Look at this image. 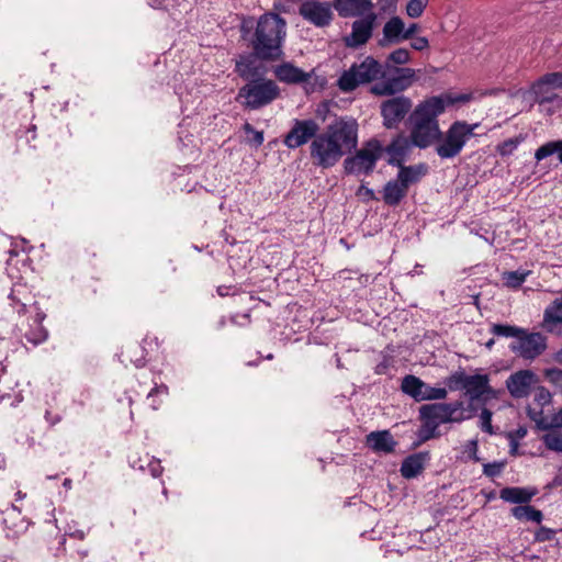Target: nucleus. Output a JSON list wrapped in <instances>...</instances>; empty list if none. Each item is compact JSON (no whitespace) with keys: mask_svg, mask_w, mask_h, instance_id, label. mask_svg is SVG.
I'll return each instance as SVG.
<instances>
[{"mask_svg":"<svg viewBox=\"0 0 562 562\" xmlns=\"http://www.w3.org/2000/svg\"><path fill=\"white\" fill-rule=\"evenodd\" d=\"M557 487H562V472H559L554 475L551 482H549L546 486L548 490H553Z\"/></svg>","mask_w":562,"mask_h":562,"instance_id":"nucleus-60","label":"nucleus"},{"mask_svg":"<svg viewBox=\"0 0 562 562\" xmlns=\"http://www.w3.org/2000/svg\"><path fill=\"white\" fill-rule=\"evenodd\" d=\"M285 37V20L277 13L266 12L257 20L249 43L260 59L277 60L283 56Z\"/></svg>","mask_w":562,"mask_h":562,"instance_id":"nucleus-4","label":"nucleus"},{"mask_svg":"<svg viewBox=\"0 0 562 562\" xmlns=\"http://www.w3.org/2000/svg\"><path fill=\"white\" fill-rule=\"evenodd\" d=\"M330 112V104L328 101H323L317 104L315 109V115L317 119L325 121L327 119L328 113Z\"/></svg>","mask_w":562,"mask_h":562,"instance_id":"nucleus-55","label":"nucleus"},{"mask_svg":"<svg viewBox=\"0 0 562 562\" xmlns=\"http://www.w3.org/2000/svg\"><path fill=\"white\" fill-rule=\"evenodd\" d=\"M400 168L396 179L404 186L406 190L408 187L417 183L427 173V166L425 164H418L414 166H397Z\"/></svg>","mask_w":562,"mask_h":562,"instance_id":"nucleus-25","label":"nucleus"},{"mask_svg":"<svg viewBox=\"0 0 562 562\" xmlns=\"http://www.w3.org/2000/svg\"><path fill=\"white\" fill-rule=\"evenodd\" d=\"M491 333L498 337H510L516 340L519 334L522 333V328L508 324H493L491 327Z\"/></svg>","mask_w":562,"mask_h":562,"instance_id":"nucleus-37","label":"nucleus"},{"mask_svg":"<svg viewBox=\"0 0 562 562\" xmlns=\"http://www.w3.org/2000/svg\"><path fill=\"white\" fill-rule=\"evenodd\" d=\"M411 61V52L407 48H396L387 56L385 65H405Z\"/></svg>","mask_w":562,"mask_h":562,"instance_id":"nucleus-42","label":"nucleus"},{"mask_svg":"<svg viewBox=\"0 0 562 562\" xmlns=\"http://www.w3.org/2000/svg\"><path fill=\"white\" fill-rule=\"evenodd\" d=\"M9 254L10 257L18 256L19 251L14 247L13 241L7 235H0V255Z\"/></svg>","mask_w":562,"mask_h":562,"instance_id":"nucleus-46","label":"nucleus"},{"mask_svg":"<svg viewBox=\"0 0 562 562\" xmlns=\"http://www.w3.org/2000/svg\"><path fill=\"white\" fill-rule=\"evenodd\" d=\"M147 470L154 477H158L161 475L164 468L160 464V460L151 458L148 459Z\"/></svg>","mask_w":562,"mask_h":562,"instance_id":"nucleus-52","label":"nucleus"},{"mask_svg":"<svg viewBox=\"0 0 562 562\" xmlns=\"http://www.w3.org/2000/svg\"><path fill=\"white\" fill-rule=\"evenodd\" d=\"M404 20L397 15L391 16L383 25L382 37L379 40L381 47L400 44L404 38Z\"/></svg>","mask_w":562,"mask_h":562,"instance_id":"nucleus-19","label":"nucleus"},{"mask_svg":"<svg viewBox=\"0 0 562 562\" xmlns=\"http://www.w3.org/2000/svg\"><path fill=\"white\" fill-rule=\"evenodd\" d=\"M555 530L548 528V527H540L536 533L535 539L536 541L543 542V541H550L554 538Z\"/></svg>","mask_w":562,"mask_h":562,"instance_id":"nucleus-51","label":"nucleus"},{"mask_svg":"<svg viewBox=\"0 0 562 562\" xmlns=\"http://www.w3.org/2000/svg\"><path fill=\"white\" fill-rule=\"evenodd\" d=\"M236 72L246 80H249L258 75H260L259 67L256 64V60L250 56L241 57L236 63Z\"/></svg>","mask_w":562,"mask_h":562,"instance_id":"nucleus-31","label":"nucleus"},{"mask_svg":"<svg viewBox=\"0 0 562 562\" xmlns=\"http://www.w3.org/2000/svg\"><path fill=\"white\" fill-rule=\"evenodd\" d=\"M376 13H370L352 22L350 34L344 38L345 45L350 48H358L364 45L372 36Z\"/></svg>","mask_w":562,"mask_h":562,"instance_id":"nucleus-13","label":"nucleus"},{"mask_svg":"<svg viewBox=\"0 0 562 562\" xmlns=\"http://www.w3.org/2000/svg\"><path fill=\"white\" fill-rule=\"evenodd\" d=\"M148 3L154 9H169L179 3V0H148Z\"/></svg>","mask_w":562,"mask_h":562,"instance_id":"nucleus-57","label":"nucleus"},{"mask_svg":"<svg viewBox=\"0 0 562 562\" xmlns=\"http://www.w3.org/2000/svg\"><path fill=\"white\" fill-rule=\"evenodd\" d=\"M562 153V139L551 140L541 145L535 153V159L539 162L552 155H557L560 160Z\"/></svg>","mask_w":562,"mask_h":562,"instance_id":"nucleus-32","label":"nucleus"},{"mask_svg":"<svg viewBox=\"0 0 562 562\" xmlns=\"http://www.w3.org/2000/svg\"><path fill=\"white\" fill-rule=\"evenodd\" d=\"M509 349L519 358L532 361L547 349V337L539 331L529 333L522 328V333L509 345Z\"/></svg>","mask_w":562,"mask_h":562,"instance_id":"nucleus-9","label":"nucleus"},{"mask_svg":"<svg viewBox=\"0 0 562 562\" xmlns=\"http://www.w3.org/2000/svg\"><path fill=\"white\" fill-rule=\"evenodd\" d=\"M541 325L547 333L562 337V296L546 307Z\"/></svg>","mask_w":562,"mask_h":562,"instance_id":"nucleus-18","label":"nucleus"},{"mask_svg":"<svg viewBox=\"0 0 562 562\" xmlns=\"http://www.w3.org/2000/svg\"><path fill=\"white\" fill-rule=\"evenodd\" d=\"M243 131L246 133V143L254 147L258 148L263 144L265 136L262 131L255 130L251 124L246 122L243 125Z\"/></svg>","mask_w":562,"mask_h":562,"instance_id":"nucleus-41","label":"nucleus"},{"mask_svg":"<svg viewBox=\"0 0 562 562\" xmlns=\"http://www.w3.org/2000/svg\"><path fill=\"white\" fill-rule=\"evenodd\" d=\"M531 272L529 270L519 269L516 271H506L502 274V280L507 288L518 289L526 281Z\"/></svg>","mask_w":562,"mask_h":562,"instance_id":"nucleus-33","label":"nucleus"},{"mask_svg":"<svg viewBox=\"0 0 562 562\" xmlns=\"http://www.w3.org/2000/svg\"><path fill=\"white\" fill-rule=\"evenodd\" d=\"M357 194H358L359 196H363V198H366V199H368V200H372V199H374V192H373V190H372V189H370V188H368V187H366V186H363V184H362V186H360V188H359V189H358V191H357Z\"/></svg>","mask_w":562,"mask_h":562,"instance_id":"nucleus-59","label":"nucleus"},{"mask_svg":"<svg viewBox=\"0 0 562 562\" xmlns=\"http://www.w3.org/2000/svg\"><path fill=\"white\" fill-rule=\"evenodd\" d=\"M505 465H506L505 461H494V462L485 463L483 465V473L490 477L498 476L502 473V471L504 470Z\"/></svg>","mask_w":562,"mask_h":562,"instance_id":"nucleus-45","label":"nucleus"},{"mask_svg":"<svg viewBox=\"0 0 562 562\" xmlns=\"http://www.w3.org/2000/svg\"><path fill=\"white\" fill-rule=\"evenodd\" d=\"M45 419H46V422L49 425L54 426V425H56V424H58L60 422V416L59 415H53L50 412L47 411L45 413Z\"/></svg>","mask_w":562,"mask_h":562,"instance_id":"nucleus-62","label":"nucleus"},{"mask_svg":"<svg viewBox=\"0 0 562 562\" xmlns=\"http://www.w3.org/2000/svg\"><path fill=\"white\" fill-rule=\"evenodd\" d=\"M542 87L562 88V72H550L539 78L536 81V90L540 91Z\"/></svg>","mask_w":562,"mask_h":562,"instance_id":"nucleus-39","label":"nucleus"},{"mask_svg":"<svg viewBox=\"0 0 562 562\" xmlns=\"http://www.w3.org/2000/svg\"><path fill=\"white\" fill-rule=\"evenodd\" d=\"M280 95L279 86L271 79L259 78L243 86L236 100L245 109L259 110L271 104Z\"/></svg>","mask_w":562,"mask_h":562,"instance_id":"nucleus-7","label":"nucleus"},{"mask_svg":"<svg viewBox=\"0 0 562 562\" xmlns=\"http://www.w3.org/2000/svg\"><path fill=\"white\" fill-rule=\"evenodd\" d=\"M550 87H542L540 91L536 90V82L532 83L530 88V93L533 95L535 100L542 103L547 101H551L552 97L550 94Z\"/></svg>","mask_w":562,"mask_h":562,"instance_id":"nucleus-49","label":"nucleus"},{"mask_svg":"<svg viewBox=\"0 0 562 562\" xmlns=\"http://www.w3.org/2000/svg\"><path fill=\"white\" fill-rule=\"evenodd\" d=\"M479 123L469 124L465 121L453 122L443 133L440 130V137L435 144V151L441 159L457 157L467 143L474 136Z\"/></svg>","mask_w":562,"mask_h":562,"instance_id":"nucleus-6","label":"nucleus"},{"mask_svg":"<svg viewBox=\"0 0 562 562\" xmlns=\"http://www.w3.org/2000/svg\"><path fill=\"white\" fill-rule=\"evenodd\" d=\"M158 394H159V395H167V394H168V387H167V385H164V384H161V385H156V386H155V387H154V389L148 393L147 398H148V400H151V404H150V406H151V408H153V409H157V408L159 407V405H160V403H158V402L154 398V397H155V395H158Z\"/></svg>","mask_w":562,"mask_h":562,"instance_id":"nucleus-50","label":"nucleus"},{"mask_svg":"<svg viewBox=\"0 0 562 562\" xmlns=\"http://www.w3.org/2000/svg\"><path fill=\"white\" fill-rule=\"evenodd\" d=\"M379 80L371 91L375 95H393L408 89L416 80V70L409 67L383 65L371 56L360 63H353L344 70L337 80L338 89L344 93L356 90L359 86Z\"/></svg>","mask_w":562,"mask_h":562,"instance_id":"nucleus-1","label":"nucleus"},{"mask_svg":"<svg viewBox=\"0 0 562 562\" xmlns=\"http://www.w3.org/2000/svg\"><path fill=\"white\" fill-rule=\"evenodd\" d=\"M418 31H419V25L417 23H411L408 25H406L404 23L405 41L413 38Z\"/></svg>","mask_w":562,"mask_h":562,"instance_id":"nucleus-58","label":"nucleus"},{"mask_svg":"<svg viewBox=\"0 0 562 562\" xmlns=\"http://www.w3.org/2000/svg\"><path fill=\"white\" fill-rule=\"evenodd\" d=\"M426 383L416 375L408 374L402 379L401 390L416 402L425 401Z\"/></svg>","mask_w":562,"mask_h":562,"instance_id":"nucleus-26","label":"nucleus"},{"mask_svg":"<svg viewBox=\"0 0 562 562\" xmlns=\"http://www.w3.org/2000/svg\"><path fill=\"white\" fill-rule=\"evenodd\" d=\"M525 140V136L519 134L515 137L505 139L496 146V151L502 157L510 156L519 145Z\"/></svg>","mask_w":562,"mask_h":562,"instance_id":"nucleus-35","label":"nucleus"},{"mask_svg":"<svg viewBox=\"0 0 562 562\" xmlns=\"http://www.w3.org/2000/svg\"><path fill=\"white\" fill-rule=\"evenodd\" d=\"M359 124L349 115L336 117L310 144L314 164L323 169L334 167L346 154L358 146Z\"/></svg>","mask_w":562,"mask_h":562,"instance_id":"nucleus-3","label":"nucleus"},{"mask_svg":"<svg viewBox=\"0 0 562 562\" xmlns=\"http://www.w3.org/2000/svg\"><path fill=\"white\" fill-rule=\"evenodd\" d=\"M407 190L397 180H390L383 189V201L385 204L395 206L406 196Z\"/></svg>","mask_w":562,"mask_h":562,"instance_id":"nucleus-28","label":"nucleus"},{"mask_svg":"<svg viewBox=\"0 0 562 562\" xmlns=\"http://www.w3.org/2000/svg\"><path fill=\"white\" fill-rule=\"evenodd\" d=\"M387 367L389 364L385 361L379 363L375 368V373L385 374L387 372Z\"/></svg>","mask_w":562,"mask_h":562,"instance_id":"nucleus-64","label":"nucleus"},{"mask_svg":"<svg viewBox=\"0 0 562 562\" xmlns=\"http://www.w3.org/2000/svg\"><path fill=\"white\" fill-rule=\"evenodd\" d=\"M430 0H408L405 5V13L409 19L420 18L427 9Z\"/></svg>","mask_w":562,"mask_h":562,"instance_id":"nucleus-38","label":"nucleus"},{"mask_svg":"<svg viewBox=\"0 0 562 562\" xmlns=\"http://www.w3.org/2000/svg\"><path fill=\"white\" fill-rule=\"evenodd\" d=\"M546 380L562 391V369L549 368L543 371Z\"/></svg>","mask_w":562,"mask_h":562,"instance_id":"nucleus-44","label":"nucleus"},{"mask_svg":"<svg viewBox=\"0 0 562 562\" xmlns=\"http://www.w3.org/2000/svg\"><path fill=\"white\" fill-rule=\"evenodd\" d=\"M477 440L475 439H472V440H469L467 442V445L464 446V453L468 454V457L474 461H479V457H477Z\"/></svg>","mask_w":562,"mask_h":562,"instance_id":"nucleus-53","label":"nucleus"},{"mask_svg":"<svg viewBox=\"0 0 562 562\" xmlns=\"http://www.w3.org/2000/svg\"><path fill=\"white\" fill-rule=\"evenodd\" d=\"M192 120L187 117L179 124L178 142L179 148L183 154H194L196 140L194 134L190 131Z\"/></svg>","mask_w":562,"mask_h":562,"instance_id":"nucleus-27","label":"nucleus"},{"mask_svg":"<svg viewBox=\"0 0 562 562\" xmlns=\"http://www.w3.org/2000/svg\"><path fill=\"white\" fill-rule=\"evenodd\" d=\"M367 446L375 452L390 453L396 447V441L389 430L372 431L366 437Z\"/></svg>","mask_w":562,"mask_h":562,"instance_id":"nucleus-21","label":"nucleus"},{"mask_svg":"<svg viewBox=\"0 0 562 562\" xmlns=\"http://www.w3.org/2000/svg\"><path fill=\"white\" fill-rule=\"evenodd\" d=\"M333 3L321 0H306L300 4L299 14L315 27H326L334 20Z\"/></svg>","mask_w":562,"mask_h":562,"instance_id":"nucleus-10","label":"nucleus"},{"mask_svg":"<svg viewBox=\"0 0 562 562\" xmlns=\"http://www.w3.org/2000/svg\"><path fill=\"white\" fill-rule=\"evenodd\" d=\"M541 440L547 449L562 453V432L559 430H546Z\"/></svg>","mask_w":562,"mask_h":562,"instance_id":"nucleus-34","label":"nucleus"},{"mask_svg":"<svg viewBox=\"0 0 562 562\" xmlns=\"http://www.w3.org/2000/svg\"><path fill=\"white\" fill-rule=\"evenodd\" d=\"M412 109V100L405 95L391 98L381 104L383 125L386 128H397Z\"/></svg>","mask_w":562,"mask_h":562,"instance_id":"nucleus-12","label":"nucleus"},{"mask_svg":"<svg viewBox=\"0 0 562 562\" xmlns=\"http://www.w3.org/2000/svg\"><path fill=\"white\" fill-rule=\"evenodd\" d=\"M231 321L233 324L244 326L249 323V315L247 313L241 314V315H236V316H233Z\"/></svg>","mask_w":562,"mask_h":562,"instance_id":"nucleus-61","label":"nucleus"},{"mask_svg":"<svg viewBox=\"0 0 562 562\" xmlns=\"http://www.w3.org/2000/svg\"><path fill=\"white\" fill-rule=\"evenodd\" d=\"M510 512L513 517L519 521H532L540 524L543 519L542 512L530 505L516 506L512 508Z\"/></svg>","mask_w":562,"mask_h":562,"instance_id":"nucleus-29","label":"nucleus"},{"mask_svg":"<svg viewBox=\"0 0 562 562\" xmlns=\"http://www.w3.org/2000/svg\"><path fill=\"white\" fill-rule=\"evenodd\" d=\"M527 435V428L524 426L518 427L515 430H512L506 434V437L508 441H517L520 442L521 439H524Z\"/></svg>","mask_w":562,"mask_h":562,"instance_id":"nucleus-56","label":"nucleus"},{"mask_svg":"<svg viewBox=\"0 0 562 562\" xmlns=\"http://www.w3.org/2000/svg\"><path fill=\"white\" fill-rule=\"evenodd\" d=\"M319 130V124L314 119H295L290 131L284 136L283 144L289 149H296L312 142Z\"/></svg>","mask_w":562,"mask_h":562,"instance_id":"nucleus-11","label":"nucleus"},{"mask_svg":"<svg viewBox=\"0 0 562 562\" xmlns=\"http://www.w3.org/2000/svg\"><path fill=\"white\" fill-rule=\"evenodd\" d=\"M519 446H520V442L509 441V453H510V456L517 457V456L520 454Z\"/></svg>","mask_w":562,"mask_h":562,"instance_id":"nucleus-63","label":"nucleus"},{"mask_svg":"<svg viewBox=\"0 0 562 562\" xmlns=\"http://www.w3.org/2000/svg\"><path fill=\"white\" fill-rule=\"evenodd\" d=\"M538 492V488L535 486L504 487L499 492V497L509 504H528Z\"/></svg>","mask_w":562,"mask_h":562,"instance_id":"nucleus-20","label":"nucleus"},{"mask_svg":"<svg viewBox=\"0 0 562 562\" xmlns=\"http://www.w3.org/2000/svg\"><path fill=\"white\" fill-rule=\"evenodd\" d=\"M464 391L470 401L483 403L496 398L498 394L490 385V376L485 373L468 375Z\"/></svg>","mask_w":562,"mask_h":562,"instance_id":"nucleus-15","label":"nucleus"},{"mask_svg":"<svg viewBox=\"0 0 562 562\" xmlns=\"http://www.w3.org/2000/svg\"><path fill=\"white\" fill-rule=\"evenodd\" d=\"M413 147L415 145L409 136L397 135L390 145L383 148V151L387 155L389 165L397 167L408 159Z\"/></svg>","mask_w":562,"mask_h":562,"instance_id":"nucleus-16","label":"nucleus"},{"mask_svg":"<svg viewBox=\"0 0 562 562\" xmlns=\"http://www.w3.org/2000/svg\"><path fill=\"white\" fill-rule=\"evenodd\" d=\"M528 416L540 430H558L562 428V407L549 417L544 416L542 409L533 411L529 408Z\"/></svg>","mask_w":562,"mask_h":562,"instance_id":"nucleus-23","label":"nucleus"},{"mask_svg":"<svg viewBox=\"0 0 562 562\" xmlns=\"http://www.w3.org/2000/svg\"><path fill=\"white\" fill-rule=\"evenodd\" d=\"M411 47L415 50H424L429 47V41L425 36H414L411 42Z\"/></svg>","mask_w":562,"mask_h":562,"instance_id":"nucleus-54","label":"nucleus"},{"mask_svg":"<svg viewBox=\"0 0 562 562\" xmlns=\"http://www.w3.org/2000/svg\"><path fill=\"white\" fill-rule=\"evenodd\" d=\"M448 395L446 387L430 386L426 384L425 387V401H439L445 400Z\"/></svg>","mask_w":562,"mask_h":562,"instance_id":"nucleus-43","label":"nucleus"},{"mask_svg":"<svg viewBox=\"0 0 562 562\" xmlns=\"http://www.w3.org/2000/svg\"><path fill=\"white\" fill-rule=\"evenodd\" d=\"M538 381L539 379L533 371L522 369L508 376L506 387L514 398H526L530 395Z\"/></svg>","mask_w":562,"mask_h":562,"instance_id":"nucleus-14","label":"nucleus"},{"mask_svg":"<svg viewBox=\"0 0 562 562\" xmlns=\"http://www.w3.org/2000/svg\"><path fill=\"white\" fill-rule=\"evenodd\" d=\"M535 402L539 406L544 407L552 402V394L544 386H537Z\"/></svg>","mask_w":562,"mask_h":562,"instance_id":"nucleus-47","label":"nucleus"},{"mask_svg":"<svg viewBox=\"0 0 562 562\" xmlns=\"http://www.w3.org/2000/svg\"><path fill=\"white\" fill-rule=\"evenodd\" d=\"M276 78L286 85H300L305 80V71L290 61H284L273 68Z\"/></svg>","mask_w":562,"mask_h":562,"instance_id":"nucleus-22","label":"nucleus"},{"mask_svg":"<svg viewBox=\"0 0 562 562\" xmlns=\"http://www.w3.org/2000/svg\"><path fill=\"white\" fill-rule=\"evenodd\" d=\"M481 429L490 435L494 434L492 426V412L487 408L482 409L480 414Z\"/></svg>","mask_w":562,"mask_h":562,"instance_id":"nucleus-48","label":"nucleus"},{"mask_svg":"<svg viewBox=\"0 0 562 562\" xmlns=\"http://www.w3.org/2000/svg\"><path fill=\"white\" fill-rule=\"evenodd\" d=\"M333 5L341 18H361L373 13L371 0H334Z\"/></svg>","mask_w":562,"mask_h":562,"instance_id":"nucleus-17","label":"nucleus"},{"mask_svg":"<svg viewBox=\"0 0 562 562\" xmlns=\"http://www.w3.org/2000/svg\"><path fill=\"white\" fill-rule=\"evenodd\" d=\"M383 154V146L378 139H370L357 153L345 159L344 167L347 173L361 176L369 175L375 168Z\"/></svg>","mask_w":562,"mask_h":562,"instance_id":"nucleus-8","label":"nucleus"},{"mask_svg":"<svg viewBox=\"0 0 562 562\" xmlns=\"http://www.w3.org/2000/svg\"><path fill=\"white\" fill-rule=\"evenodd\" d=\"M472 99L470 93L445 92L420 101L408 117L409 137L420 149L435 147L440 137L438 117L451 106L468 103Z\"/></svg>","mask_w":562,"mask_h":562,"instance_id":"nucleus-2","label":"nucleus"},{"mask_svg":"<svg viewBox=\"0 0 562 562\" xmlns=\"http://www.w3.org/2000/svg\"><path fill=\"white\" fill-rule=\"evenodd\" d=\"M300 85H303L305 93L311 94L324 90L327 85V79L323 75H317L313 69L308 72L305 71V80L301 81Z\"/></svg>","mask_w":562,"mask_h":562,"instance_id":"nucleus-30","label":"nucleus"},{"mask_svg":"<svg viewBox=\"0 0 562 562\" xmlns=\"http://www.w3.org/2000/svg\"><path fill=\"white\" fill-rule=\"evenodd\" d=\"M44 317L45 316L43 314L38 313L37 317H36V322H37L36 328L30 330L25 335L27 341L32 342L34 346L40 345L47 339V336H48L47 330L41 325Z\"/></svg>","mask_w":562,"mask_h":562,"instance_id":"nucleus-36","label":"nucleus"},{"mask_svg":"<svg viewBox=\"0 0 562 562\" xmlns=\"http://www.w3.org/2000/svg\"><path fill=\"white\" fill-rule=\"evenodd\" d=\"M469 417L462 402L422 405L419 408V419L422 420L419 437L423 440H429L437 435L440 425L461 423Z\"/></svg>","mask_w":562,"mask_h":562,"instance_id":"nucleus-5","label":"nucleus"},{"mask_svg":"<svg viewBox=\"0 0 562 562\" xmlns=\"http://www.w3.org/2000/svg\"><path fill=\"white\" fill-rule=\"evenodd\" d=\"M429 460V456L427 452H418L408 456L404 459L401 465V474L405 479H414L419 475L427 461Z\"/></svg>","mask_w":562,"mask_h":562,"instance_id":"nucleus-24","label":"nucleus"},{"mask_svg":"<svg viewBox=\"0 0 562 562\" xmlns=\"http://www.w3.org/2000/svg\"><path fill=\"white\" fill-rule=\"evenodd\" d=\"M468 375L464 371H456L450 374L446 380L445 384L450 391H461L465 390V383L468 380Z\"/></svg>","mask_w":562,"mask_h":562,"instance_id":"nucleus-40","label":"nucleus"}]
</instances>
